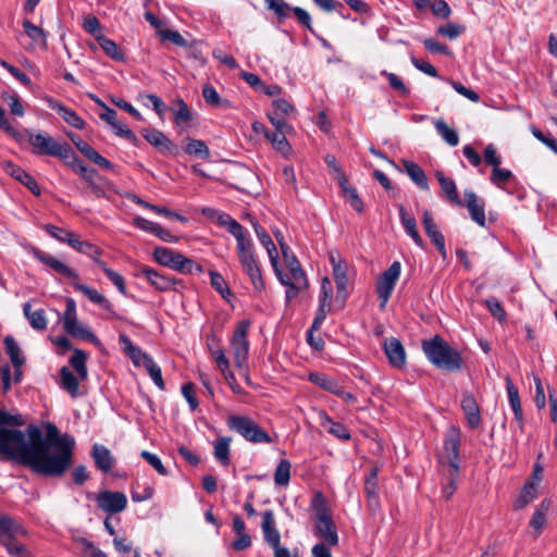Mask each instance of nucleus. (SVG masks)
<instances>
[{
	"label": "nucleus",
	"mask_w": 557,
	"mask_h": 557,
	"mask_svg": "<svg viewBox=\"0 0 557 557\" xmlns=\"http://www.w3.org/2000/svg\"><path fill=\"white\" fill-rule=\"evenodd\" d=\"M227 426L242 435L247 442L253 444L272 442L271 436L252 418L233 414L227 419Z\"/></svg>",
	"instance_id": "7"
},
{
	"label": "nucleus",
	"mask_w": 557,
	"mask_h": 557,
	"mask_svg": "<svg viewBox=\"0 0 557 557\" xmlns=\"http://www.w3.org/2000/svg\"><path fill=\"white\" fill-rule=\"evenodd\" d=\"M236 253L242 271L248 276L256 292L261 293L265 288L260 263L255 253L253 244L249 233L236 239Z\"/></svg>",
	"instance_id": "4"
},
{
	"label": "nucleus",
	"mask_w": 557,
	"mask_h": 557,
	"mask_svg": "<svg viewBox=\"0 0 557 557\" xmlns=\"http://www.w3.org/2000/svg\"><path fill=\"white\" fill-rule=\"evenodd\" d=\"M46 437L39 429L38 448L35 454V472L45 476L59 478L71 467L75 440L72 435L60 434L53 423H46Z\"/></svg>",
	"instance_id": "2"
},
{
	"label": "nucleus",
	"mask_w": 557,
	"mask_h": 557,
	"mask_svg": "<svg viewBox=\"0 0 557 557\" xmlns=\"http://www.w3.org/2000/svg\"><path fill=\"white\" fill-rule=\"evenodd\" d=\"M28 143L33 152L38 156H49L66 160L70 158L72 149L66 141H58L48 133H30Z\"/></svg>",
	"instance_id": "6"
},
{
	"label": "nucleus",
	"mask_w": 557,
	"mask_h": 557,
	"mask_svg": "<svg viewBox=\"0 0 557 557\" xmlns=\"http://www.w3.org/2000/svg\"><path fill=\"white\" fill-rule=\"evenodd\" d=\"M249 327L250 322L248 320L239 321L234 330L231 341L234 363L239 370L246 369V361L249 351V342L247 339Z\"/></svg>",
	"instance_id": "10"
},
{
	"label": "nucleus",
	"mask_w": 557,
	"mask_h": 557,
	"mask_svg": "<svg viewBox=\"0 0 557 557\" xmlns=\"http://www.w3.org/2000/svg\"><path fill=\"white\" fill-rule=\"evenodd\" d=\"M82 381L79 375L77 373L76 375L73 374L67 367L64 366L60 369L59 386L67 392L72 398L81 396L79 382Z\"/></svg>",
	"instance_id": "26"
},
{
	"label": "nucleus",
	"mask_w": 557,
	"mask_h": 557,
	"mask_svg": "<svg viewBox=\"0 0 557 557\" xmlns=\"http://www.w3.org/2000/svg\"><path fill=\"white\" fill-rule=\"evenodd\" d=\"M314 510L315 532L329 545L335 546L338 543V536L331 516L327 513L324 497L317 493L311 503Z\"/></svg>",
	"instance_id": "8"
},
{
	"label": "nucleus",
	"mask_w": 557,
	"mask_h": 557,
	"mask_svg": "<svg viewBox=\"0 0 557 557\" xmlns=\"http://www.w3.org/2000/svg\"><path fill=\"white\" fill-rule=\"evenodd\" d=\"M25 420L21 414H12L0 409V455L8 460L29 467L35 472V454L38 448L39 426L27 425L25 432L9 426H22Z\"/></svg>",
	"instance_id": "1"
},
{
	"label": "nucleus",
	"mask_w": 557,
	"mask_h": 557,
	"mask_svg": "<svg viewBox=\"0 0 557 557\" xmlns=\"http://www.w3.org/2000/svg\"><path fill=\"white\" fill-rule=\"evenodd\" d=\"M435 129L441 135V137L451 147H455L459 143L458 133L450 128L445 121L436 120L434 122Z\"/></svg>",
	"instance_id": "48"
},
{
	"label": "nucleus",
	"mask_w": 557,
	"mask_h": 557,
	"mask_svg": "<svg viewBox=\"0 0 557 557\" xmlns=\"http://www.w3.org/2000/svg\"><path fill=\"white\" fill-rule=\"evenodd\" d=\"M71 284L76 290L85 295L91 302L99 305L100 307L115 315L112 304L97 289L89 287L85 284H82L77 280L72 281Z\"/></svg>",
	"instance_id": "28"
},
{
	"label": "nucleus",
	"mask_w": 557,
	"mask_h": 557,
	"mask_svg": "<svg viewBox=\"0 0 557 557\" xmlns=\"http://www.w3.org/2000/svg\"><path fill=\"white\" fill-rule=\"evenodd\" d=\"M85 181L87 182V189L96 197L100 198L106 196L109 184L99 176L97 170L92 171L89 178Z\"/></svg>",
	"instance_id": "46"
},
{
	"label": "nucleus",
	"mask_w": 557,
	"mask_h": 557,
	"mask_svg": "<svg viewBox=\"0 0 557 557\" xmlns=\"http://www.w3.org/2000/svg\"><path fill=\"white\" fill-rule=\"evenodd\" d=\"M23 28L25 34L32 39V49L36 47L47 48V36L42 28L34 25L29 20L23 21Z\"/></svg>",
	"instance_id": "36"
},
{
	"label": "nucleus",
	"mask_w": 557,
	"mask_h": 557,
	"mask_svg": "<svg viewBox=\"0 0 557 557\" xmlns=\"http://www.w3.org/2000/svg\"><path fill=\"white\" fill-rule=\"evenodd\" d=\"M171 111L174 115L175 123L178 125L186 124L191 121V114L188 106L182 98H178L173 102Z\"/></svg>",
	"instance_id": "45"
},
{
	"label": "nucleus",
	"mask_w": 557,
	"mask_h": 557,
	"mask_svg": "<svg viewBox=\"0 0 557 557\" xmlns=\"http://www.w3.org/2000/svg\"><path fill=\"white\" fill-rule=\"evenodd\" d=\"M98 267L103 271L107 277L115 285L120 293L126 294L125 282L121 274L108 268L103 261H98Z\"/></svg>",
	"instance_id": "54"
},
{
	"label": "nucleus",
	"mask_w": 557,
	"mask_h": 557,
	"mask_svg": "<svg viewBox=\"0 0 557 557\" xmlns=\"http://www.w3.org/2000/svg\"><path fill=\"white\" fill-rule=\"evenodd\" d=\"M210 283L211 286L222 295V297H225V294H231L228 287L226 286L225 280L220 273L210 271Z\"/></svg>",
	"instance_id": "64"
},
{
	"label": "nucleus",
	"mask_w": 557,
	"mask_h": 557,
	"mask_svg": "<svg viewBox=\"0 0 557 557\" xmlns=\"http://www.w3.org/2000/svg\"><path fill=\"white\" fill-rule=\"evenodd\" d=\"M65 304L66 308L62 317L64 331L71 336L96 343L98 341L97 336L77 321L75 300L66 298Z\"/></svg>",
	"instance_id": "11"
},
{
	"label": "nucleus",
	"mask_w": 557,
	"mask_h": 557,
	"mask_svg": "<svg viewBox=\"0 0 557 557\" xmlns=\"http://www.w3.org/2000/svg\"><path fill=\"white\" fill-rule=\"evenodd\" d=\"M267 8L275 13L280 21L289 16L293 8L284 0H265Z\"/></svg>",
	"instance_id": "53"
},
{
	"label": "nucleus",
	"mask_w": 557,
	"mask_h": 557,
	"mask_svg": "<svg viewBox=\"0 0 557 557\" xmlns=\"http://www.w3.org/2000/svg\"><path fill=\"white\" fill-rule=\"evenodd\" d=\"M511 177V171L496 166L492 170L491 182L497 187H502V185L508 182Z\"/></svg>",
	"instance_id": "62"
},
{
	"label": "nucleus",
	"mask_w": 557,
	"mask_h": 557,
	"mask_svg": "<svg viewBox=\"0 0 557 557\" xmlns=\"http://www.w3.org/2000/svg\"><path fill=\"white\" fill-rule=\"evenodd\" d=\"M2 100L9 106L10 111L13 115L16 116H23L24 115V108L21 103L20 97L13 92H3L1 95Z\"/></svg>",
	"instance_id": "55"
},
{
	"label": "nucleus",
	"mask_w": 557,
	"mask_h": 557,
	"mask_svg": "<svg viewBox=\"0 0 557 557\" xmlns=\"http://www.w3.org/2000/svg\"><path fill=\"white\" fill-rule=\"evenodd\" d=\"M465 32V27L455 23H448L437 28V34L449 39H456Z\"/></svg>",
	"instance_id": "63"
},
{
	"label": "nucleus",
	"mask_w": 557,
	"mask_h": 557,
	"mask_svg": "<svg viewBox=\"0 0 557 557\" xmlns=\"http://www.w3.org/2000/svg\"><path fill=\"white\" fill-rule=\"evenodd\" d=\"M285 263L288 268V273L283 271V281H280V283L287 287L286 301L289 302L308 287V281L295 256H290V259L285 261Z\"/></svg>",
	"instance_id": "9"
},
{
	"label": "nucleus",
	"mask_w": 557,
	"mask_h": 557,
	"mask_svg": "<svg viewBox=\"0 0 557 557\" xmlns=\"http://www.w3.org/2000/svg\"><path fill=\"white\" fill-rule=\"evenodd\" d=\"M443 472V494L448 499L450 498L456 490L459 481V466L444 465L442 468Z\"/></svg>",
	"instance_id": "31"
},
{
	"label": "nucleus",
	"mask_w": 557,
	"mask_h": 557,
	"mask_svg": "<svg viewBox=\"0 0 557 557\" xmlns=\"http://www.w3.org/2000/svg\"><path fill=\"white\" fill-rule=\"evenodd\" d=\"M4 347L13 367H23L25 358L22 356L18 344L16 343L13 336H5Z\"/></svg>",
	"instance_id": "43"
},
{
	"label": "nucleus",
	"mask_w": 557,
	"mask_h": 557,
	"mask_svg": "<svg viewBox=\"0 0 557 557\" xmlns=\"http://www.w3.org/2000/svg\"><path fill=\"white\" fill-rule=\"evenodd\" d=\"M403 166L407 175L410 177V180L421 189L428 190L429 189V183L426 175L422 168L410 160H403Z\"/></svg>",
	"instance_id": "34"
},
{
	"label": "nucleus",
	"mask_w": 557,
	"mask_h": 557,
	"mask_svg": "<svg viewBox=\"0 0 557 557\" xmlns=\"http://www.w3.org/2000/svg\"><path fill=\"white\" fill-rule=\"evenodd\" d=\"M169 268L184 274L202 273V265L172 249V257Z\"/></svg>",
	"instance_id": "23"
},
{
	"label": "nucleus",
	"mask_w": 557,
	"mask_h": 557,
	"mask_svg": "<svg viewBox=\"0 0 557 557\" xmlns=\"http://www.w3.org/2000/svg\"><path fill=\"white\" fill-rule=\"evenodd\" d=\"M470 218L480 226H485V203L472 190H465V202Z\"/></svg>",
	"instance_id": "19"
},
{
	"label": "nucleus",
	"mask_w": 557,
	"mask_h": 557,
	"mask_svg": "<svg viewBox=\"0 0 557 557\" xmlns=\"http://www.w3.org/2000/svg\"><path fill=\"white\" fill-rule=\"evenodd\" d=\"M318 414L321 426L330 434L343 441H348L350 438V433L344 424L333 421L332 418L323 410H320Z\"/></svg>",
	"instance_id": "30"
},
{
	"label": "nucleus",
	"mask_w": 557,
	"mask_h": 557,
	"mask_svg": "<svg viewBox=\"0 0 557 557\" xmlns=\"http://www.w3.org/2000/svg\"><path fill=\"white\" fill-rule=\"evenodd\" d=\"M536 495L537 491L535 482L527 481L520 492L518 499L515 502V509L519 510L524 508L528 504L536 498Z\"/></svg>",
	"instance_id": "42"
},
{
	"label": "nucleus",
	"mask_w": 557,
	"mask_h": 557,
	"mask_svg": "<svg viewBox=\"0 0 557 557\" xmlns=\"http://www.w3.org/2000/svg\"><path fill=\"white\" fill-rule=\"evenodd\" d=\"M398 210L401 225L404 226L407 235L411 237L417 246L423 248L424 242L418 232L416 219L406 211L404 206L400 205Z\"/></svg>",
	"instance_id": "32"
},
{
	"label": "nucleus",
	"mask_w": 557,
	"mask_h": 557,
	"mask_svg": "<svg viewBox=\"0 0 557 557\" xmlns=\"http://www.w3.org/2000/svg\"><path fill=\"white\" fill-rule=\"evenodd\" d=\"M140 457L145 459L159 474H168L166 468L163 466L161 459L157 455L147 450H143L140 453Z\"/></svg>",
	"instance_id": "60"
},
{
	"label": "nucleus",
	"mask_w": 557,
	"mask_h": 557,
	"mask_svg": "<svg viewBox=\"0 0 557 557\" xmlns=\"http://www.w3.org/2000/svg\"><path fill=\"white\" fill-rule=\"evenodd\" d=\"M383 349L391 366L400 369L406 364V352L400 341L395 337L387 338L384 341Z\"/></svg>",
	"instance_id": "18"
},
{
	"label": "nucleus",
	"mask_w": 557,
	"mask_h": 557,
	"mask_svg": "<svg viewBox=\"0 0 557 557\" xmlns=\"http://www.w3.org/2000/svg\"><path fill=\"white\" fill-rule=\"evenodd\" d=\"M23 313L28 320L30 326L37 331H44L47 327V318L44 309L32 311L29 302L24 304Z\"/></svg>",
	"instance_id": "38"
},
{
	"label": "nucleus",
	"mask_w": 557,
	"mask_h": 557,
	"mask_svg": "<svg viewBox=\"0 0 557 557\" xmlns=\"http://www.w3.org/2000/svg\"><path fill=\"white\" fill-rule=\"evenodd\" d=\"M48 107L58 112V114L71 126L83 129L85 126L84 120L71 108L65 107L53 98H46Z\"/></svg>",
	"instance_id": "22"
},
{
	"label": "nucleus",
	"mask_w": 557,
	"mask_h": 557,
	"mask_svg": "<svg viewBox=\"0 0 557 557\" xmlns=\"http://www.w3.org/2000/svg\"><path fill=\"white\" fill-rule=\"evenodd\" d=\"M214 221H216L219 225L226 227L227 232L231 233L235 239L248 234V231L227 213L219 211Z\"/></svg>",
	"instance_id": "37"
},
{
	"label": "nucleus",
	"mask_w": 557,
	"mask_h": 557,
	"mask_svg": "<svg viewBox=\"0 0 557 557\" xmlns=\"http://www.w3.org/2000/svg\"><path fill=\"white\" fill-rule=\"evenodd\" d=\"M202 97L207 103L213 107L228 108L231 107V102L227 99H222L216 89L210 85L206 84L202 87Z\"/></svg>",
	"instance_id": "47"
},
{
	"label": "nucleus",
	"mask_w": 557,
	"mask_h": 557,
	"mask_svg": "<svg viewBox=\"0 0 557 557\" xmlns=\"http://www.w3.org/2000/svg\"><path fill=\"white\" fill-rule=\"evenodd\" d=\"M422 223L425 230L426 235L431 238L432 243L435 245L436 249L441 253L443 258H446L447 251L445 247V238L443 234L437 230V226L431 215V213L425 210L422 215Z\"/></svg>",
	"instance_id": "21"
},
{
	"label": "nucleus",
	"mask_w": 557,
	"mask_h": 557,
	"mask_svg": "<svg viewBox=\"0 0 557 557\" xmlns=\"http://www.w3.org/2000/svg\"><path fill=\"white\" fill-rule=\"evenodd\" d=\"M112 127V129L114 131L115 135L119 136V137H122V138H126L128 139L129 141H132L133 144H136L137 143V137L136 135L133 133V131H131L127 125L119 120H116L112 125H110Z\"/></svg>",
	"instance_id": "61"
},
{
	"label": "nucleus",
	"mask_w": 557,
	"mask_h": 557,
	"mask_svg": "<svg viewBox=\"0 0 557 557\" xmlns=\"http://www.w3.org/2000/svg\"><path fill=\"white\" fill-rule=\"evenodd\" d=\"M288 133L269 132L265 138L272 144L273 148L283 156H287L292 151V147L286 139Z\"/></svg>",
	"instance_id": "41"
},
{
	"label": "nucleus",
	"mask_w": 557,
	"mask_h": 557,
	"mask_svg": "<svg viewBox=\"0 0 557 557\" xmlns=\"http://www.w3.org/2000/svg\"><path fill=\"white\" fill-rule=\"evenodd\" d=\"M230 437H222L214 443V457L223 466L230 463Z\"/></svg>",
	"instance_id": "50"
},
{
	"label": "nucleus",
	"mask_w": 557,
	"mask_h": 557,
	"mask_svg": "<svg viewBox=\"0 0 557 557\" xmlns=\"http://www.w3.org/2000/svg\"><path fill=\"white\" fill-rule=\"evenodd\" d=\"M251 223L259 242L267 249L275 276L278 281H283V270L278 265V252L275 244L262 226H260L256 221H251Z\"/></svg>",
	"instance_id": "14"
},
{
	"label": "nucleus",
	"mask_w": 557,
	"mask_h": 557,
	"mask_svg": "<svg viewBox=\"0 0 557 557\" xmlns=\"http://www.w3.org/2000/svg\"><path fill=\"white\" fill-rule=\"evenodd\" d=\"M211 355L214 358L218 369L221 371L225 380L232 379L234 381V373L230 370V362L223 349H211Z\"/></svg>",
	"instance_id": "51"
},
{
	"label": "nucleus",
	"mask_w": 557,
	"mask_h": 557,
	"mask_svg": "<svg viewBox=\"0 0 557 557\" xmlns=\"http://www.w3.org/2000/svg\"><path fill=\"white\" fill-rule=\"evenodd\" d=\"M159 36L162 40H169L178 47H187V40L180 34V32L174 29H160L158 32Z\"/></svg>",
	"instance_id": "57"
},
{
	"label": "nucleus",
	"mask_w": 557,
	"mask_h": 557,
	"mask_svg": "<svg viewBox=\"0 0 557 557\" xmlns=\"http://www.w3.org/2000/svg\"><path fill=\"white\" fill-rule=\"evenodd\" d=\"M2 165L5 173L25 185L34 195H40V187L30 174L11 161H4Z\"/></svg>",
	"instance_id": "17"
},
{
	"label": "nucleus",
	"mask_w": 557,
	"mask_h": 557,
	"mask_svg": "<svg viewBox=\"0 0 557 557\" xmlns=\"http://www.w3.org/2000/svg\"><path fill=\"white\" fill-rule=\"evenodd\" d=\"M144 138L161 152L176 154L177 147L160 131L156 128H146L143 131Z\"/></svg>",
	"instance_id": "20"
},
{
	"label": "nucleus",
	"mask_w": 557,
	"mask_h": 557,
	"mask_svg": "<svg viewBox=\"0 0 557 557\" xmlns=\"http://www.w3.org/2000/svg\"><path fill=\"white\" fill-rule=\"evenodd\" d=\"M96 40L104 53L114 61L125 62L126 57L117 44L104 35H96Z\"/></svg>",
	"instance_id": "35"
},
{
	"label": "nucleus",
	"mask_w": 557,
	"mask_h": 557,
	"mask_svg": "<svg viewBox=\"0 0 557 557\" xmlns=\"http://www.w3.org/2000/svg\"><path fill=\"white\" fill-rule=\"evenodd\" d=\"M147 363L144 368L147 370L153 383L163 391L165 388L164 381L162 379L161 368L153 361V359H147Z\"/></svg>",
	"instance_id": "56"
},
{
	"label": "nucleus",
	"mask_w": 557,
	"mask_h": 557,
	"mask_svg": "<svg viewBox=\"0 0 557 557\" xmlns=\"http://www.w3.org/2000/svg\"><path fill=\"white\" fill-rule=\"evenodd\" d=\"M91 457L96 467L102 472L107 473L113 468L114 457L104 445L95 444L91 449Z\"/></svg>",
	"instance_id": "29"
},
{
	"label": "nucleus",
	"mask_w": 557,
	"mask_h": 557,
	"mask_svg": "<svg viewBox=\"0 0 557 557\" xmlns=\"http://www.w3.org/2000/svg\"><path fill=\"white\" fill-rule=\"evenodd\" d=\"M484 305L491 314L498 321H504L506 319V312L500 302L495 297L485 299Z\"/></svg>",
	"instance_id": "58"
},
{
	"label": "nucleus",
	"mask_w": 557,
	"mask_h": 557,
	"mask_svg": "<svg viewBox=\"0 0 557 557\" xmlns=\"http://www.w3.org/2000/svg\"><path fill=\"white\" fill-rule=\"evenodd\" d=\"M139 273L143 276H145L149 281V283L159 290L163 292L175 289L176 282L173 278H170L166 275L159 273L158 271L149 267L140 268Z\"/></svg>",
	"instance_id": "24"
},
{
	"label": "nucleus",
	"mask_w": 557,
	"mask_h": 557,
	"mask_svg": "<svg viewBox=\"0 0 557 557\" xmlns=\"http://www.w3.org/2000/svg\"><path fill=\"white\" fill-rule=\"evenodd\" d=\"M330 262L333 268V276L336 283L337 295L345 298L348 293V263L337 251H330Z\"/></svg>",
	"instance_id": "13"
},
{
	"label": "nucleus",
	"mask_w": 557,
	"mask_h": 557,
	"mask_svg": "<svg viewBox=\"0 0 557 557\" xmlns=\"http://www.w3.org/2000/svg\"><path fill=\"white\" fill-rule=\"evenodd\" d=\"M87 355L81 349H75L71 356L69 363L79 375L81 380H86L88 376V370L86 367Z\"/></svg>",
	"instance_id": "44"
},
{
	"label": "nucleus",
	"mask_w": 557,
	"mask_h": 557,
	"mask_svg": "<svg viewBox=\"0 0 557 557\" xmlns=\"http://www.w3.org/2000/svg\"><path fill=\"white\" fill-rule=\"evenodd\" d=\"M79 544L82 545V557H108L106 553L86 539H81Z\"/></svg>",
	"instance_id": "59"
},
{
	"label": "nucleus",
	"mask_w": 557,
	"mask_h": 557,
	"mask_svg": "<svg viewBox=\"0 0 557 557\" xmlns=\"http://www.w3.org/2000/svg\"><path fill=\"white\" fill-rule=\"evenodd\" d=\"M292 463L287 459H281L274 471V482L278 486H287L290 480Z\"/></svg>",
	"instance_id": "49"
},
{
	"label": "nucleus",
	"mask_w": 557,
	"mask_h": 557,
	"mask_svg": "<svg viewBox=\"0 0 557 557\" xmlns=\"http://www.w3.org/2000/svg\"><path fill=\"white\" fill-rule=\"evenodd\" d=\"M401 265L394 261L377 278L376 293L380 300V308L384 309L400 276Z\"/></svg>",
	"instance_id": "12"
},
{
	"label": "nucleus",
	"mask_w": 557,
	"mask_h": 557,
	"mask_svg": "<svg viewBox=\"0 0 557 557\" xmlns=\"http://www.w3.org/2000/svg\"><path fill=\"white\" fill-rule=\"evenodd\" d=\"M28 532L18 521L9 516L0 517V543L7 552L13 557H32L22 539L26 537Z\"/></svg>",
	"instance_id": "5"
},
{
	"label": "nucleus",
	"mask_w": 557,
	"mask_h": 557,
	"mask_svg": "<svg viewBox=\"0 0 557 557\" xmlns=\"http://www.w3.org/2000/svg\"><path fill=\"white\" fill-rule=\"evenodd\" d=\"M461 408L466 416L467 423L471 429L479 428L481 423L479 405L471 394H465L461 400Z\"/></svg>",
	"instance_id": "27"
},
{
	"label": "nucleus",
	"mask_w": 557,
	"mask_h": 557,
	"mask_svg": "<svg viewBox=\"0 0 557 557\" xmlns=\"http://www.w3.org/2000/svg\"><path fill=\"white\" fill-rule=\"evenodd\" d=\"M422 349L429 361L438 369L458 372L462 367L460 352L453 348L440 335L422 342Z\"/></svg>",
	"instance_id": "3"
},
{
	"label": "nucleus",
	"mask_w": 557,
	"mask_h": 557,
	"mask_svg": "<svg viewBox=\"0 0 557 557\" xmlns=\"http://www.w3.org/2000/svg\"><path fill=\"white\" fill-rule=\"evenodd\" d=\"M261 529L264 540L270 546H277V544L281 543V535L276 529L275 518L272 510H265L262 512Z\"/></svg>",
	"instance_id": "25"
},
{
	"label": "nucleus",
	"mask_w": 557,
	"mask_h": 557,
	"mask_svg": "<svg viewBox=\"0 0 557 557\" xmlns=\"http://www.w3.org/2000/svg\"><path fill=\"white\" fill-rule=\"evenodd\" d=\"M460 437V430L456 426H450L447 437L443 444L444 456L442 460V468L444 465L459 466Z\"/></svg>",
	"instance_id": "15"
},
{
	"label": "nucleus",
	"mask_w": 557,
	"mask_h": 557,
	"mask_svg": "<svg viewBox=\"0 0 557 557\" xmlns=\"http://www.w3.org/2000/svg\"><path fill=\"white\" fill-rule=\"evenodd\" d=\"M96 502L101 510L109 513L121 512L127 505V498L122 492H100L96 497Z\"/></svg>",
	"instance_id": "16"
},
{
	"label": "nucleus",
	"mask_w": 557,
	"mask_h": 557,
	"mask_svg": "<svg viewBox=\"0 0 557 557\" xmlns=\"http://www.w3.org/2000/svg\"><path fill=\"white\" fill-rule=\"evenodd\" d=\"M185 152L188 154H195L202 159L210 158V150L203 140L189 139L185 147Z\"/></svg>",
	"instance_id": "52"
},
{
	"label": "nucleus",
	"mask_w": 557,
	"mask_h": 557,
	"mask_svg": "<svg viewBox=\"0 0 557 557\" xmlns=\"http://www.w3.org/2000/svg\"><path fill=\"white\" fill-rule=\"evenodd\" d=\"M435 176L441 185L443 193L445 194L447 200L455 206L462 207L463 201L459 198L457 193V187L453 178L444 175L443 172L437 171Z\"/></svg>",
	"instance_id": "33"
},
{
	"label": "nucleus",
	"mask_w": 557,
	"mask_h": 557,
	"mask_svg": "<svg viewBox=\"0 0 557 557\" xmlns=\"http://www.w3.org/2000/svg\"><path fill=\"white\" fill-rule=\"evenodd\" d=\"M338 184L341 185L343 194H344L345 198L347 199V201L349 202V205L351 206V208L359 213L362 212L363 211V202L360 199L357 190L352 187L347 186V178H346L345 174H341Z\"/></svg>",
	"instance_id": "39"
},
{
	"label": "nucleus",
	"mask_w": 557,
	"mask_h": 557,
	"mask_svg": "<svg viewBox=\"0 0 557 557\" xmlns=\"http://www.w3.org/2000/svg\"><path fill=\"white\" fill-rule=\"evenodd\" d=\"M309 381L313 384H315L317 386L332 393V394H339L338 393V388H339V384L336 380H334L333 377L331 376H327L323 373H319V372H311L309 374Z\"/></svg>",
	"instance_id": "40"
}]
</instances>
